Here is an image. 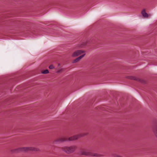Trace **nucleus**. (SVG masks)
<instances>
[{
	"instance_id": "f257e3e1",
	"label": "nucleus",
	"mask_w": 157,
	"mask_h": 157,
	"mask_svg": "<svg viewBox=\"0 0 157 157\" xmlns=\"http://www.w3.org/2000/svg\"><path fill=\"white\" fill-rule=\"evenodd\" d=\"M86 134H80L69 137L68 139L65 137L59 138L54 140V143H61L67 140L72 141L78 139L79 137L86 135Z\"/></svg>"
},
{
	"instance_id": "f03ea898",
	"label": "nucleus",
	"mask_w": 157,
	"mask_h": 157,
	"mask_svg": "<svg viewBox=\"0 0 157 157\" xmlns=\"http://www.w3.org/2000/svg\"><path fill=\"white\" fill-rule=\"evenodd\" d=\"M76 148V146L74 145L70 146H63L60 148L61 150L67 154H70L74 152Z\"/></svg>"
},
{
	"instance_id": "7ed1b4c3",
	"label": "nucleus",
	"mask_w": 157,
	"mask_h": 157,
	"mask_svg": "<svg viewBox=\"0 0 157 157\" xmlns=\"http://www.w3.org/2000/svg\"><path fill=\"white\" fill-rule=\"evenodd\" d=\"M86 52L85 51L78 50L74 52L72 54V56L75 57L83 53L85 54Z\"/></svg>"
},
{
	"instance_id": "20e7f679",
	"label": "nucleus",
	"mask_w": 157,
	"mask_h": 157,
	"mask_svg": "<svg viewBox=\"0 0 157 157\" xmlns=\"http://www.w3.org/2000/svg\"><path fill=\"white\" fill-rule=\"evenodd\" d=\"M29 150V147H21L14 150V152H18L20 151L26 152Z\"/></svg>"
},
{
	"instance_id": "39448f33",
	"label": "nucleus",
	"mask_w": 157,
	"mask_h": 157,
	"mask_svg": "<svg viewBox=\"0 0 157 157\" xmlns=\"http://www.w3.org/2000/svg\"><path fill=\"white\" fill-rule=\"evenodd\" d=\"M90 43V42L89 40H87L86 41H83L81 42L79 44L78 46L79 48H83L88 44Z\"/></svg>"
},
{
	"instance_id": "423d86ee",
	"label": "nucleus",
	"mask_w": 157,
	"mask_h": 157,
	"mask_svg": "<svg viewBox=\"0 0 157 157\" xmlns=\"http://www.w3.org/2000/svg\"><path fill=\"white\" fill-rule=\"evenodd\" d=\"M81 154L82 155H84L87 156H91V152L86 150H83L82 151Z\"/></svg>"
},
{
	"instance_id": "0eeeda50",
	"label": "nucleus",
	"mask_w": 157,
	"mask_h": 157,
	"mask_svg": "<svg viewBox=\"0 0 157 157\" xmlns=\"http://www.w3.org/2000/svg\"><path fill=\"white\" fill-rule=\"evenodd\" d=\"M128 78L134 80L138 81L141 82L142 80L136 77L133 76H129L128 77Z\"/></svg>"
},
{
	"instance_id": "6e6552de",
	"label": "nucleus",
	"mask_w": 157,
	"mask_h": 157,
	"mask_svg": "<svg viewBox=\"0 0 157 157\" xmlns=\"http://www.w3.org/2000/svg\"><path fill=\"white\" fill-rule=\"evenodd\" d=\"M85 54L80 56L75 59L73 61V63H76L79 61L81 59H82L85 55Z\"/></svg>"
},
{
	"instance_id": "1a4fd4ad",
	"label": "nucleus",
	"mask_w": 157,
	"mask_h": 157,
	"mask_svg": "<svg viewBox=\"0 0 157 157\" xmlns=\"http://www.w3.org/2000/svg\"><path fill=\"white\" fill-rule=\"evenodd\" d=\"M40 151V150L39 148L33 147H30V151Z\"/></svg>"
},
{
	"instance_id": "9d476101",
	"label": "nucleus",
	"mask_w": 157,
	"mask_h": 157,
	"mask_svg": "<svg viewBox=\"0 0 157 157\" xmlns=\"http://www.w3.org/2000/svg\"><path fill=\"white\" fill-rule=\"evenodd\" d=\"M141 14L143 16L145 17H148V14L146 12L145 9H144L141 12Z\"/></svg>"
},
{
	"instance_id": "9b49d317",
	"label": "nucleus",
	"mask_w": 157,
	"mask_h": 157,
	"mask_svg": "<svg viewBox=\"0 0 157 157\" xmlns=\"http://www.w3.org/2000/svg\"><path fill=\"white\" fill-rule=\"evenodd\" d=\"M153 132L155 137L157 138V124L155 125Z\"/></svg>"
},
{
	"instance_id": "f8f14e48",
	"label": "nucleus",
	"mask_w": 157,
	"mask_h": 157,
	"mask_svg": "<svg viewBox=\"0 0 157 157\" xmlns=\"http://www.w3.org/2000/svg\"><path fill=\"white\" fill-rule=\"evenodd\" d=\"M64 69L63 68H61L60 69H59L58 71H57V72L58 73H61L64 71Z\"/></svg>"
},
{
	"instance_id": "ddd939ff",
	"label": "nucleus",
	"mask_w": 157,
	"mask_h": 157,
	"mask_svg": "<svg viewBox=\"0 0 157 157\" xmlns=\"http://www.w3.org/2000/svg\"><path fill=\"white\" fill-rule=\"evenodd\" d=\"M49 73V71L47 69L45 70H44L42 71V73L44 74H48Z\"/></svg>"
},
{
	"instance_id": "4468645a",
	"label": "nucleus",
	"mask_w": 157,
	"mask_h": 157,
	"mask_svg": "<svg viewBox=\"0 0 157 157\" xmlns=\"http://www.w3.org/2000/svg\"><path fill=\"white\" fill-rule=\"evenodd\" d=\"M98 154L96 153H91V156H94L95 157H98Z\"/></svg>"
},
{
	"instance_id": "2eb2a0df",
	"label": "nucleus",
	"mask_w": 157,
	"mask_h": 157,
	"mask_svg": "<svg viewBox=\"0 0 157 157\" xmlns=\"http://www.w3.org/2000/svg\"><path fill=\"white\" fill-rule=\"evenodd\" d=\"M49 68L50 69H52L54 68V67L53 65H51L49 66Z\"/></svg>"
},
{
	"instance_id": "dca6fc26",
	"label": "nucleus",
	"mask_w": 157,
	"mask_h": 157,
	"mask_svg": "<svg viewBox=\"0 0 157 157\" xmlns=\"http://www.w3.org/2000/svg\"><path fill=\"white\" fill-rule=\"evenodd\" d=\"M113 156L115 157H122L118 155L115 154L113 155Z\"/></svg>"
},
{
	"instance_id": "f3484780",
	"label": "nucleus",
	"mask_w": 157,
	"mask_h": 157,
	"mask_svg": "<svg viewBox=\"0 0 157 157\" xmlns=\"http://www.w3.org/2000/svg\"><path fill=\"white\" fill-rule=\"evenodd\" d=\"M98 157L103 156V155L102 154H98Z\"/></svg>"
},
{
	"instance_id": "a211bd4d",
	"label": "nucleus",
	"mask_w": 157,
	"mask_h": 157,
	"mask_svg": "<svg viewBox=\"0 0 157 157\" xmlns=\"http://www.w3.org/2000/svg\"><path fill=\"white\" fill-rule=\"evenodd\" d=\"M60 63H59V64H58V66H60Z\"/></svg>"
}]
</instances>
